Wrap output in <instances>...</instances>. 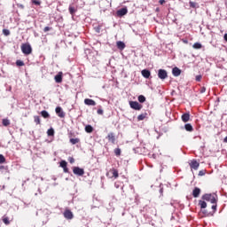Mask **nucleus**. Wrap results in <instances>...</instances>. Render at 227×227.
<instances>
[{"instance_id": "nucleus-1", "label": "nucleus", "mask_w": 227, "mask_h": 227, "mask_svg": "<svg viewBox=\"0 0 227 227\" xmlns=\"http://www.w3.org/2000/svg\"><path fill=\"white\" fill-rule=\"evenodd\" d=\"M202 200H204V201H209L213 204L211 207V211H208L207 209L202 210V214H204L206 217H212V215H214V214H215L217 211V195L206 193L202 196Z\"/></svg>"}, {"instance_id": "nucleus-2", "label": "nucleus", "mask_w": 227, "mask_h": 227, "mask_svg": "<svg viewBox=\"0 0 227 227\" xmlns=\"http://www.w3.org/2000/svg\"><path fill=\"white\" fill-rule=\"evenodd\" d=\"M21 51L23 54L28 56V54H31L33 52V48H31V44L29 43H23L21 45Z\"/></svg>"}, {"instance_id": "nucleus-3", "label": "nucleus", "mask_w": 227, "mask_h": 227, "mask_svg": "<svg viewBox=\"0 0 227 227\" xmlns=\"http://www.w3.org/2000/svg\"><path fill=\"white\" fill-rule=\"evenodd\" d=\"M107 178H118L120 176V174L118 173V169L113 168L108 172H106Z\"/></svg>"}, {"instance_id": "nucleus-4", "label": "nucleus", "mask_w": 227, "mask_h": 227, "mask_svg": "<svg viewBox=\"0 0 227 227\" xmlns=\"http://www.w3.org/2000/svg\"><path fill=\"white\" fill-rule=\"evenodd\" d=\"M129 106L135 111H141L143 109V105L139 104L137 101H129Z\"/></svg>"}, {"instance_id": "nucleus-5", "label": "nucleus", "mask_w": 227, "mask_h": 227, "mask_svg": "<svg viewBox=\"0 0 227 227\" xmlns=\"http://www.w3.org/2000/svg\"><path fill=\"white\" fill-rule=\"evenodd\" d=\"M106 139L108 143H111L112 145H116V135H114V132L108 133L106 136Z\"/></svg>"}, {"instance_id": "nucleus-6", "label": "nucleus", "mask_w": 227, "mask_h": 227, "mask_svg": "<svg viewBox=\"0 0 227 227\" xmlns=\"http://www.w3.org/2000/svg\"><path fill=\"white\" fill-rule=\"evenodd\" d=\"M158 77L164 81V79H168V71L166 69H159L158 70Z\"/></svg>"}, {"instance_id": "nucleus-7", "label": "nucleus", "mask_w": 227, "mask_h": 227, "mask_svg": "<svg viewBox=\"0 0 227 227\" xmlns=\"http://www.w3.org/2000/svg\"><path fill=\"white\" fill-rule=\"evenodd\" d=\"M73 173H74V175H76L77 176H84V168H81L79 167H74Z\"/></svg>"}, {"instance_id": "nucleus-8", "label": "nucleus", "mask_w": 227, "mask_h": 227, "mask_svg": "<svg viewBox=\"0 0 227 227\" xmlns=\"http://www.w3.org/2000/svg\"><path fill=\"white\" fill-rule=\"evenodd\" d=\"M56 114H58L59 118H65L66 114L63 112V108L61 106H57L55 109Z\"/></svg>"}, {"instance_id": "nucleus-9", "label": "nucleus", "mask_w": 227, "mask_h": 227, "mask_svg": "<svg viewBox=\"0 0 227 227\" xmlns=\"http://www.w3.org/2000/svg\"><path fill=\"white\" fill-rule=\"evenodd\" d=\"M189 164L191 169H194L195 171L198 170V168H200V162H198L196 160H192Z\"/></svg>"}, {"instance_id": "nucleus-10", "label": "nucleus", "mask_w": 227, "mask_h": 227, "mask_svg": "<svg viewBox=\"0 0 227 227\" xmlns=\"http://www.w3.org/2000/svg\"><path fill=\"white\" fill-rule=\"evenodd\" d=\"M127 13H129V10L127 9V7L121 8L117 11L118 17H123L124 15H127Z\"/></svg>"}, {"instance_id": "nucleus-11", "label": "nucleus", "mask_w": 227, "mask_h": 227, "mask_svg": "<svg viewBox=\"0 0 227 227\" xmlns=\"http://www.w3.org/2000/svg\"><path fill=\"white\" fill-rule=\"evenodd\" d=\"M64 217L66 219H74V213H72V211L70 209H67L64 212Z\"/></svg>"}, {"instance_id": "nucleus-12", "label": "nucleus", "mask_w": 227, "mask_h": 227, "mask_svg": "<svg viewBox=\"0 0 227 227\" xmlns=\"http://www.w3.org/2000/svg\"><path fill=\"white\" fill-rule=\"evenodd\" d=\"M54 79L59 84L63 82V72H59L57 75H55Z\"/></svg>"}, {"instance_id": "nucleus-13", "label": "nucleus", "mask_w": 227, "mask_h": 227, "mask_svg": "<svg viewBox=\"0 0 227 227\" xmlns=\"http://www.w3.org/2000/svg\"><path fill=\"white\" fill-rule=\"evenodd\" d=\"M181 120L182 121H184V123H187V121H189L191 120V114L189 113H185L181 116Z\"/></svg>"}, {"instance_id": "nucleus-14", "label": "nucleus", "mask_w": 227, "mask_h": 227, "mask_svg": "<svg viewBox=\"0 0 227 227\" xmlns=\"http://www.w3.org/2000/svg\"><path fill=\"white\" fill-rule=\"evenodd\" d=\"M141 74L145 79H150V75H152V73L148 69H144L141 71Z\"/></svg>"}, {"instance_id": "nucleus-15", "label": "nucleus", "mask_w": 227, "mask_h": 227, "mask_svg": "<svg viewBox=\"0 0 227 227\" xmlns=\"http://www.w3.org/2000/svg\"><path fill=\"white\" fill-rule=\"evenodd\" d=\"M68 163L66 160H61L60 161V168H63L64 173H68Z\"/></svg>"}, {"instance_id": "nucleus-16", "label": "nucleus", "mask_w": 227, "mask_h": 227, "mask_svg": "<svg viewBox=\"0 0 227 227\" xmlns=\"http://www.w3.org/2000/svg\"><path fill=\"white\" fill-rule=\"evenodd\" d=\"M200 194H201V189L195 187L192 191V196L193 198H199Z\"/></svg>"}, {"instance_id": "nucleus-17", "label": "nucleus", "mask_w": 227, "mask_h": 227, "mask_svg": "<svg viewBox=\"0 0 227 227\" xmlns=\"http://www.w3.org/2000/svg\"><path fill=\"white\" fill-rule=\"evenodd\" d=\"M84 105L85 106H97V102H95V100H93V99L85 98Z\"/></svg>"}, {"instance_id": "nucleus-18", "label": "nucleus", "mask_w": 227, "mask_h": 227, "mask_svg": "<svg viewBox=\"0 0 227 227\" xmlns=\"http://www.w3.org/2000/svg\"><path fill=\"white\" fill-rule=\"evenodd\" d=\"M172 74H173L174 77H178L180 75V74H182V70H180V68H178V67H174L172 69Z\"/></svg>"}, {"instance_id": "nucleus-19", "label": "nucleus", "mask_w": 227, "mask_h": 227, "mask_svg": "<svg viewBox=\"0 0 227 227\" xmlns=\"http://www.w3.org/2000/svg\"><path fill=\"white\" fill-rule=\"evenodd\" d=\"M2 221L3 223L5 224V226H8L10 225V217H8L6 215H4L3 217H2Z\"/></svg>"}, {"instance_id": "nucleus-20", "label": "nucleus", "mask_w": 227, "mask_h": 227, "mask_svg": "<svg viewBox=\"0 0 227 227\" xmlns=\"http://www.w3.org/2000/svg\"><path fill=\"white\" fill-rule=\"evenodd\" d=\"M116 45H117V48L120 50V51H123V49H125V43L121 42V41H118L116 43Z\"/></svg>"}, {"instance_id": "nucleus-21", "label": "nucleus", "mask_w": 227, "mask_h": 227, "mask_svg": "<svg viewBox=\"0 0 227 227\" xmlns=\"http://www.w3.org/2000/svg\"><path fill=\"white\" fill-rule=\"evenodd\" d=\"M146 116H148V114L144 113L137 116V121H143V120H145Z\"/></svg>"}, {"instance_id": "nucleus-22", "label": "nucleus", "mask_w": 227, "mask_h": 227, "mask_svg": "<svg viewBox=\"0 0 227 227\" xmlns=\"http://www.w3.org/2000/svg\"><path fill=\"white\" fill-rule=\"evenodd\" d=\"M184 129L187 132H192V130H194V128H192V125L191 123L185 124Z\"/></svg>"}, {"instance_id": "nucleus-23", "label": "nucleus", "mask_w": 227, "mask_h": 227, "mask_svg": "<svg viewBox=\"0 0 227 227\" xmlns=\"http://www.w3.org/2000/svg\"><path fill=\"white\" fill-rule=\"evenodd\" d=\"M69 143H71V145H77V144L81 143V139H79V138H70Z\"/></svg>"}, {"instance_id": "nucleus-24", "label": "nucleus", "mask_w": 227, "mask_h": 227, "mask_svg": "<svg viewBox=\"0 0 227 227\" xmlns=\"http://www.w3.org/2000/svg\"><path fill=\"white\" fill-rule=\"evenodd\" d=\"M41 115L43 116V118H51V114H49V112H47L46 110H43L41 112Z\"/></svg>"}, {"instance_id": "nucleus-25", "label": "nucleus", "mask_w": 227, "mask_h": 227, "mask_svg": "<svg viewBox=\"0 0 227 227\" xmlns=\"http://www.w3.org/2000/svg\"><path fill=\"white\" fill-rule=\"evenodd\" d=\"M85 132H87V134H91V132H93L92 126L91 125L85 126Z\"/></svg>"}, {"instance_id": "nucleus-26", "label": "nucleus", "mask_w": 227, "mask_h": 227, "mask_svg": "<svg viewBox=\"0 0 227 227\" xmlns=\"http://www.w3.org/2000/svg\"><path fill=\"white\" fill-rule=\"evenodd\" d=\"M34 121L36 125H41V123H42V121L40 120V116H38V115L34 116Z\"/></svg>"}, {"instance_id": "nucleus-27", "label": "nucleus", "mask_w": 227, "mask_h": 227, "mask_svg": "<svg viewBox=\"0 0 227 227\" xmlns=\"http://www.w3.org/2000/svg\"><path fill=\"white\" fill-rule=\"evenodd\" d=\"M199 205L200 208H203V209L207 208V202L205 200H200Z\"/></svg>"}, {"instance_id": "nucleus-28", "label": "nucleus", "mask_w": 227, "mask_h": 227, "mask_svg": "<svg viewBox=\"0 0 227 227\" xmlns=\"http://www.w3.org/2000/svg\"><path fill=\"white\" fill-rule=\"evenodd\" d=\"M68 11H69V13H71V15H74V14L75 13V12H77V10L75 9V7H74V6H72V5L69 6Z\"/></svg>"}, {"instance_id": "nucleus-29", "label": "nucleus", "mask_w": 227, "mask_h": 227, "mask_svg": "<svg viewBox=\"0 0 227 227\" xmlns=\"http://www.w3.org/2000/svg\"><path fill=\"white\" fill-rule=\"evenodd\" d=\"M138 102H140V104L146 102V98L143 95L138 96Z\"/></svg>"}, {"instance_id": "nucleus-30", "label": "nucleus", "mask_w": 227, "mask_h": 227, "mask_svg": "<svg viewBox=\"0 0 227 227\" xmlns=\"http://www.w3.org/2000/svg\"><path fill=\"white\" fill-rule=\"evenodd\" d=\"M2 124L4 125V127H8L10 125V120L3 119Z\"/></svg>"}, {"instance_id": "nucleus-31", "label": "nucleus", "mask_w": 227, "mask_h": 227, "mask_svg": "<svg viewBox=\"0 0 227 227\" xmlns=\"http://www.w3.org/2000/svg\"><path fill=\"white\" fill-rule=\"evenodd\" d=\"M114 152L116 157H120V155H121V149L120 148H115Z\"/></svg>"}, {"instance_id": "nucleus-32", "label": "nucleus", "mask_w": 227, "mask_h": 227, "mask_svg": "<svg viewBox=\"0 0 227 227\" xmlns=\"http://www.w3.org/2000/svg\"><path fill=\"white\" fill-rule=\"evenodd\" d=\"M32 4H35V6H40L42 2L40 0H32Z\"/></svg>"}, {"instance_id": "nucleus-33", "label": "nucleus", "mask_w": 227, "mask_h": 227, "mask_svg": "<svg viewBox=\"0 0 227 227\" xmlns=\"http://www.w3.org/2000/svg\"><path fill=\"white\" fill-rule=\"evenodd\" d=\"M193 49H201L202 45L201 43H195L193 45H192Z\"/></svg>"}, {"instance_id": "nucleus-34", "label": "nucleus", "mask_w": 227, "mask_h": 227, "mask_svg": "<svg viewBox=\"0 0 227 227\" xmlns=\"http://www.w3.org/2000/svg\"><path fill=\"white\" fill-rule=\"evenodd\" d=\"M6 162V158L3 154H0V164H4Z\"/></svg>"}, {"instance_id": "nucleus-35", "label": "nucleus", "mask_w": 227, "mask_h": 227, "mask_svg": "<svg viewBox=\"0 0 227 227\" xmlns=\"http://www.w3.org/2000/svg\"><path fill=\"white\" fill-rule=\"evenodd\" d=\"M3 34L4 35V36H10V30L4 28L3 29Z\"/></svg>"}, {"instance_id": "nucleus-36", "label": "nucleus", "mask_w": 227, "mask_h": 227, "mask_svg": "<svg viewBox=\"0 0 227 227\" xmlns=\"http://www.w3.org/2000/svg\"><path fill=\"white\" fill-rule=\"evenodd\" d=\"M17 67H24V61L22 60H17L16 61Z\"/></svg>"}, {"instance_id": "nucleus-37", "label": "nucleus", "mask_w": 227, "mask_h": 227, "mask_svg": "<svg viewBox=\"0 0 227 227\" xmlns=\"http://www.w3.org/2000/svg\"><path fill=\"white\" fill-rule=\"evenodd\" d=\"M47 134L48 136H54V129H48Z\"/></svg>"}, {"instance_id": "nucleus-38", "label": "nucleus", "mask_w": 227, "mask_h": 227, "mask_svg": "<svg viewBox=\"0 0 227 227\" xmlns=\"http://www.w3.org/2000/svg\"><path fill=\"white\" fill-rule=\"evenodd\" d=\"M190 6H191V8H196V3L190 2Z\"/></svg>"}, {"instance_id": "nucleus-39", "label": "nucleus", "mask_w": 227, "mask_h": 227, "mask_svg": "<svg viewBox=\"0 0 227 227\" xmlns=\"http://www.w3.org/2000/svg\"><path fill=\"white\" fill-rule=\"evenodd\" d=\"M44 33H47L48 31H51V27H45L43 28Z\"/></svg>"}, {"instance_id": "nucleus-40", "label": "nucleus", "mask_w": 227, "mask_h": 227, "mask_svg": "<svg viewBox=\"0 0 227 227\" xmlns=\"http://www.w3.org/2000/svg\"><path fill=\"white\" fill-rule=\"evenodd\" d=\"M68 160H69L70 164H74V162H75V160L74 158H72V157H70L68 159Z\"/></svg>"}, {"instance_id": "nucleus-41", "label": "nucleus", "mask_w": 227, "mask_h": 227, "mask_svg": "<svg viewBox=\"0 0 227 227\" xmlns=\"http://www.w3.org/2000/svg\"><path fill=\"white\" fill-rule=\"evenodd\" d=\"M204 175H205V170H200L199 172V176H204Z\"/></svg>"}, {"instance_id": "nucleus-42", "label": "nucleus", "mask_w": 227, "mask_h": 227, "mask_svg": "<svg viewBox=\"0 0 227 227\" xmlns=\"http://www.w3.org/2000/svg\"><path fill=\"white\" fill-rule=\"evenodd\" d=\"M201 75L200 74V75H197L196 76V81L198 82H200V81H201Z\"/></svg>"}, {"instance_id": "nucleus-43", "label": "nucleus", "mask_w": 227, "mask_h": 227, "mask_svg": "<svg viewBox=\"0 0 227 227\" xmlns=\"http://www.w3.org/2000/svg\"><path fill=\"white\" fill-rule=\"evenodd\" d=\"M205 91H207V88L202 87L200 90V93H205Z\"/></svg>"}, {"instance_id": "nucleus-44", "label": "nucleus", "mask_w": 227, "mask_h": 227, "mask_svg": "<svg viewBox=\"0 0 227 227\" xmlns=\"http://www.w3.org/2000/svg\"><path fill=\"white\" fill-rule=\"evenodd\" d=\"M98 114H104V110L98 109Z\"/></svg>"}, {"instance_id": "nucleus-45", "label": "nucleus", "mask_w": 227, "mask_h": 227, "mask_svg": "<svg viewBox=\"0 0 227 227\" xmlns=\"http://www.w3.org/2000/svg\"><path fill=\"white\" fill-rule=\"evenodd\" d=\"M164 3H166V0H160V4H163Z\"/></svg>"}, {"instance_id": "nucleus-46", "label": "nucleus", "mask_w": 227, "mask_h": 227, "mask_svg": "<svg viewBox=\"0 0 227 227\" xmlns=\"http://www.w3.org/2000/svg\"><path fill=\"white\" fill-rule=\"evenodd\" d=\"M223 38H224L225 42H227V34H225V35H223Z\"/></svg>"}, {"instance_id": "nucleus-47", "label": "nucleus", "mask_w": 227, "mask_h": 227, "mask_svg": "<svg viewBox=\"0 0 227 227\" xmlns=\"http://www.w3.org/2000/svg\"><path fill=\"white\" fill-rule=\"evenodd\" d=\"M20 8H21L22 10H24V5H23V4H20Z\"/></svg>"}, {"instance_id": "nucleus-48", "label": "nucleus", "mask_w": 227, "mask_h": 227, "mask_svg": "<svg viewBox=\"0 0 227 227\" xmlns=\"http://www.w3.org/2000/svg\"><path fill=\"white\" fill-rule=\"evenodd\" d=\"M97 33H100V29L99 28H98Z\"/></svg>"}]
</instances>
